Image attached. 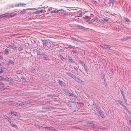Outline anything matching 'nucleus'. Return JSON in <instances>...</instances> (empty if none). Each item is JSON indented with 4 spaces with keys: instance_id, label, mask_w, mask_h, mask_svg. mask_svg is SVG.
<instances>
[{
    "instance_id": "nucleus-18",
    "label": "nucleus",
    "mask_w": 131,
    "mask_h": 131,
    "mask_svg": "<svg viewBox=\"0 0 131 131\" xmlns=\"http://www.w3.org/2000/svg\"><path fill=\"white\" fill-rule=\"evenodd\" d=\"M94 109L95 110H96L97 111H99V108L98 106L96 105L94 106Z\"/></svg>"
},
{
    "instance_id": "nucleus-10",
    "label": "nucleus",
    "mask_w": 131,
    "mask_h": 131,
    "mask_svg": "<svg viewBox=\"0 0 131 131\" xmlns=\"http://www.w3.org/2000/svg\"><path fill=\"white\" fill-rule=\"evenodd\" d=\"M26 4H25L23 3H19V4H16L15 5V6H23L24 5H25Z\"/></svg>"
},
{
    "instance_id": "nucleus-15",
    "label": "nucleus",
    "mask_w": 131,
    "mask_h": 131,
    "mask_svg": "<svg viewBox=\"0 0 131 131\" xmlns=\"http://www.w3.org/2000/svg\"><path fill=\"white\" fill-rule=\"evenodd\" d=\"M67 94L68 95H70L71 96H73L74 95L72 93H71L69 91H67Z\"/></svg>"
},
{
    "instance_id": "nucleus-25",
    "label": "nucleus",
    "mask_w": 131,
    "mask_h": 131,
    "mask_svg": "<svg viewBox=\"0 0 131 131\" xmlns=\"http://www.w3.org/2000/svg\"><path fill=\"white\" fill-rule=\"evenodd\" d=\"M42 108L43 109H50V107H43Z\"/></svg>"
},
{
    "instance_id": "nucleus-21",
    "label": "nucleus",
    "mask_w": 131,
    "mask_h": 131,
    "mask_svg": "<svg viewBox=\"0 0 131 131\" xmlns=\"http://www.w3.org/2000/svg\"><path fill=\"white\" fill-rule=\"evenodd\" d=\"M92 20L93 21H95L96 22H97L98 21L97 19L96 18H95L94 19H92Z\"/></svg>"
},
{
    "instance_id": "nucleus-13",
    "label": "nucleus",
    "mask_w": 131,
    "mask_h": 131,
    "mask_svg": "<svg viewBox=\"0 0 131 131\" xmlns=\"http://www.w3.org/2000/svg\"><path fill=\"white\" fill-rule=\"evenodd\" d=\"M122 106L126 110V111L128 112L129 113L131 114V113L130 112H129V111H128V110L126 108V107L124 106V105H123V106Z\"/></svg>"
},
{
    "instance_id": "nucleus-32",
    "label": "nucleus",
    "mask_w": 131,
    "mask_h": 131,
    "mask_svg": "<svg viewBox=\"0 0 131 131\" xmlns=\"http://www.w3.org/2000/svg\"><path fill=\"white\" fill-rule=\"evenodd\" d=\"M5 78H3L1 76H0V80H3L4 81Z\"/></svg>"
},
{
    "instance_id": "nucleus-36",
    "label": "nucleus",
    "mask_w": 131,
    "mask_h": 131,
    "mask_svg": "<svg viewBox=\"0 0 131 131\" xmlns=\"http://www.w3.org/2000/svg\"><path fill=\"white\" fill-rule=\"evenodd\" d=\"M37 54H38L39 55H41V53L40 52V51H38L37 52Z\"/></svg>"
},
{
    "instance_id": "nucleus-33",
    "label": "nucleus",
    "mask_w": 131,
    "mask_h": 131,
    "mask_svg": "<svg viewBox=\"0 0 131 131\" xmlns=\"http://www.w3.org/2000/svg\"><path fill=\"white\" fill-rule=\"evenodd\" d=\"M126 40H128L129 39H131V37L128 36V37H126Z\"/></svg>"
},
{
    "instance_id": "nucleus-43",
    "label": "nucleus",
    "mask_w": 131,
    "mask_h": 131,
    "mask_svg": "<svg viewBox=\"0 0 131 131\" xmlns=\"http://www.w3.org/2000/svg\"><path fill=\"white\" fill-rule=\"evenodd\" d=\"M11 35H12V36H13L16 35H18V34H12Z\"/></svg>"
},
{
    "instance_id": "nucleus-51",
    "label": "nucleus",
    "mask_w": 131,
    "mask_h": 131,
    "mask_svg": "<svg viewBox=\"0 0 131 131\" xmlns=\"http://www.w3.org/2000/svg\"><path fill=\"white\" fill-rule=\"evenodd\" d=\"M121 91V93L122 95H123V92L122 91Z\"/></svg>"
},
{
    "instance_id": "nucleus-55",
    "label": "nucleus",
    "mask_w": 131,
    "mask_h": 131,
    "mask_svg": "<svg viewBox=\"0 0 131 131\" xmlns=\"http://www.w3.org/2000/svg\"><path fill=\"white\" fill-rule=\"evenodd\" d=\"M81 63H83L82 62H81Z\"/></svg>"
},
{
    "instance_id": "nucleus-19",
    "label": "nucleus",
    "mask_w": 131,
    "mask_h": 131,
    "mask_svg": "<svg viewBox=\"0 0 131 131\" xmlns=\"http://www.w3.org/2000/svg\"><path fill=\"white\" fill-rule=\"evenodd\" d=\"M10 114L12 115V116H16V113L15 112L13 111L11 112Z\"/></svg>"
},
{
    "instance_id": "nucleus-52",
    "label": "nucleus",
    "mask_w": 131,
    "mask_h": 131,
    "mask_svg": "<svg viewBox=\"0 0 131 131\" xmlns=\"http://www.w3.org/2000/svg\"><path fill=\"white\" fill-rule=\"evenodd\" d=\"M79 15L80 16H81L82 15V13H80L79 14Z\"/></svg>"
},
{
    "instance_id": "nucleus-47",
    "label": "nucleus",
    "mask_w": 131,
    "mask_h": 131,
    "mask_svg": "<svg viewBox=\"0 0 131 131\" xmlns=\"http://www.w3.org/2000/svg\"><path fill=\"white\" fill-rule=\"evenodd\" d=\"M5 118L6 119H8V120H9V119L6 116H5Z\"/></svg>"
},
{
    "instance_id": "nucleus-29",
    "label": "nucleus",
    "mask_w": 131,
    "mask_h": 131,
    "mask_svg": "<svg viewBox=\"0 0 131 131\" xmlns=\"http://www.w3.org/2000/svg\"><path fill=\"white\" fill-rule=\"evenodd\" d=\"M23 49L21 47H19L18 48V50L19 51H21Z\"/></svg>"
},
{
    "instance_id": "nucleus-30",
    "label": "nucleus",
    "mask_w": 131,
    "mask_h": 131,
    "mask_svg": "<svg viewBox=\"0 0 131 131\" xmlns=\"http://www.w3.org/2000/svg\"><path fill=\"white\" fill-rule=\"evenodd\" d=\"M114 0H110V3H112V4H113L114 3Z\"/></svg>"
},
{
    "instance_id": "nucleus-35",
    "label": "nucleus",
    "mask_w": 131,
    "mask_h": 131,
    "mask_svg": "<svg viewBox=\"0 0 131 131\" xmlns=\"http://www.w3.org/2000/svg\"><path fill=\"white\" fill-rule=\"evenodd\" d=\"M42 55L44 58H46L47 57V56L44 53Z\"/></svg>"
},
{
    "instance_id": "nucleus-31",
    "label": "nucleus",
    "mask_w": 131,
    "mask_h": 131,
    "mask_svg": "<svg viewBox=\"0 0 131 131\" xmlns=\"http://www.w3.org/2000/svg\"><path fill=\"white\" fill-rule=\"evenodd\" d=\"M4 14H3L1 15H0V18H2L5 17V16H4Z\"/></svg>"
},
{
    "instance_id": "nucleus-2",
    "label": "nucleus",
    "mask_w": 131,
    "mask_h": 131,
    "mask_svg": "<svg viewBox=\"0 0 131 131\" xmlns=\"http://www.w3.org/2000/svg\"><path fill=\"white\" fill-rule=\"evenodd\" d=\"M30 103V102L29 101H26L25 102H23L21 103H17L16 104V106H21L24 105H26L27 104Z\"/></svg>"
},
{
    "instance_id": "nucleus-41",
    "label": "nucleus",
    "mask_w": 131,
    "mask_h": 131,
    "mask_svg": "<svg viewBox=\"0 0 131 131\" xmlns=\"http://www.w3.org/2000/svg\"><path fill=\"white\" fill-rule=\"evenodd\" d=\"M123 98L124 99V102H125L126 103V104H127L126 103V102H127V101L126 100H125V98H124V97H123Z\"/></svg>"
},
{
    "instance_id": "nucleus-44",
    "label": "nucleus",
    "mask_w": 131,
    "mask_h": 131,
    "mask_svg": "<svg viewBox=\"0 0 131 131\" xmlns=\"http://www.w3.org/2000/svg\"><path fill=\"white\" fill-rule=\"evenodd\" d=\"M3 72V71L2 69H0V73H2Z\"/></svg>"
},
{
    "instance_id": "nucleus-50",
    "label": "nucleus",
    "mask_w": 131,
    "mask_h": 131,
    "mask_svg": "<svg viewBox=\"0 0 131 131\" xmlns=\"http://www.w3.org/2000/svg\"><path fill=\"white\" fill-rule=\"evenodd\" d=\"M0 84H2L3 85H4V84L3 83L1 82H0Z\"/></svg>"
},
{
    "instance_id": "nucleus-5",
    "label": "nucleus",
    "mask_w": 131,
    "mask_h": 131,
    "mask_svg": "<svg viewBox=\"0 0 131 131\" xmlns=\"http://www.w3.org/2000/svg\"><path fill=\"white\" fill-rule=\"evenodd\" d=\"M4 81L12 83L13 82V79L10 77H7L5 79Z\"/></svg>"
},
{
    "instance_id": "nucleus-37",
    "label": "nucleus",
    "mask_w": 131,
    "mask_h": 131,
    "mask_svg": "<svg viewBox=\"0 0 131 131\" xmlns=\"http://www.w3.org/2000/svg\"><path fill=\"white\" fill-rule=\"evenodd\" d=\"M125 21L127 22H129V20L127 18H125Z\"/></svg>"
},
{
    "instance_id": "nucleus-4",
    "label": "nucleus",
    "mask_w": 131,
    "mask_h": 131,
    "mask_svg": "<svg viewBox=\"0 0 131 131\" xmlns=\"http://www.w3.org/2000/svg\"><path fill=\"white\" fill-rule=\"evenodd\" d=\"M100 46L102 48L106 49H110L111 47V46L109 45H105L103 44H101L100 45Z\"/></svg>"
},
{
    "instance_id": "nucleus-24",
    "label": "nucleus",
    "mask_w": 131,
    "mask_h": 131,
    "mask_svg": "<svg viewBox=\"0 0 131 131\" xmlns=\"http://www.w3.org/2000/svg\"><path fill=\"white\" fill-rule=\"evenodd\" d=\"M8 61L9 63L11 64H13L14 63L13 62L10 60H9Z\"/></svg>"
},
{
    "instance_id": "nucleus-12",
    "label": "nucleus",
    "mask_w": 131,
    "mask_h": 131,
    "mask_svg": "<svg viewBox=\"0 0 131 131\" xmlns=\"http://www.w3.org/2000/svg\"><path fill=\"white\" fill-rule=\"evenodd\" d=\"M99 114H100V115L102 118H103L104 117V113L103 112H101L100 111H99Z\"/></svg>"
},
{
    "instance_id": "nucleus-45",
    "label": "nucleus",
    "mask_w": 131,
    "mask_h": 131,
    "mask_svg": "<svg viewBox=\"0 0 131 131\" xmlns=\"http://www.w3.org/2000/svg\"><path fill=\"white\" fill-rule=\"evenodd\" d=\"M4 89V88H3V87H2H2L0 86V89L3 90Z\"/></svg>"
},
{
    "instance_id": "nucleus-27",
    "label": "nucleus",
    "mask_w": 131,
    "mask_h": 131,
    "mask_svg": "<svg viewBox=\"0 0 131 131\" xmlns=\"http://www.w3.org/2000/svg\"><path fill=\"white\" fill-rule=\"evenodd\" d=\"M118 102L122 106H123V104L122 102L121 101L119 100L118 101Z\"/></svg>"
},
{
    "instance_id": "nucleus-14",
    "label": "nucleus",
    "mask_w": 131,
    "mask_h": 131,
    "mask_svg": "<svg viewBox=\"0 0 131 131\" xmlns=\"http://www.w3.org/2000/svg\"><path fill=\"white\" fill-rule=\"evenodd\" d=\"M58 82L59 84L62 86H64L63 83L62 81L59 80Z\"/></svg>"
},
{
    "instance_id": "nucleus-38",
    "label": "nucleus",
    "mask_w": 131,
    "mask_h": 131,
    "mask_svg": "<svg viewBox=\"0 0 131 131\" xmlns=\"http://www.w3.org/2000/svg\"><path fill=\"white\" fill-rule=\"evenodd\" d=\"M74 68L76 70V71H77L78 70V68H77L76 67H74Z\"/></svg>"
},
{
    "instance_id": "nucleus-48",
    "label": "nucleus",
    "mask_w": 131,
    "mask_h": 131,
    "mask_svg": "<svg viewBox=\"0 0 131 131\" xmlns=\"http://www.w3.org/2000/svg\"><path fill=\"white\" fill-rule=\"evenodd\" d=\"M0 58L1 59H3V57L2 56H0Z\"/></svg>"
},
{
    "instance_id": "nucleus-8",
    "label": "nucleus",
    "mask_w": 131,
    "mask_h": 131,
    "mask_svg": "<svg viewBox=\"0 0 131 131\" xmlns=\"http://www.w3.org/2000/svg\"><path fill=\"white\" fill-rule=\"evenodd\" d=\"M8 47L12 48L13 49H14L15 50L16 49V47L15 45H13V46H12L11 45H8Z\"/></svg>"
},
{
    "instance_id": "nucleus-23",
    "label": "nucleus",
    "mask_w": 131,
    "mask_h": 131,
    "mask_svg": "<svg viewBox=\"0 0 131 131\" xmlns=\"http://www.w3.org/2000/svg\"><path fill=\"white\" fill-rule=\"evenodd\" d=\"M26 12V10H23V11L21 12H20V14H25V13Z\"/></svg>"
},
{
    "instance_id": "nucleus-49",
    "label": "nucleus",
    "mask_w": 131,
    "mask_h": 131,
    "mask_svg": "<svg viewBox=\"0 0 131 131\" xmlns=\"http://www.w3.org/2000/svg\"><path fill=\"white\" fill-rule=\"evenodd\" d=\"M82 28H84V27L81 26H80V28L81 29H83Z\"/></svg>"
},
{
    "instance_id": "nucleus-20",
    "label": "nucleus",
    "mask_w": 131,
    "mask_h": 131,
    "mask_svg": "<svg viewBox=\"0 0 131 131\" xmlns=\"http://www.w3.org/2000/svg\"><path fill=\"white\" fill-rule=\"evenodd\" d=\"M108 19H104L103 18H102V19H101V21H102L103 22H106L108 21Z\"/></svg>"
},
{
    "instance_id": "nucleus-9",
    "label": "nucleus",
    "mask_w": 131,
    "mask_h": 131,
    "mask_svg": "<svg viewBox=\"0 0 131 131\" xmlns=\"http://www.w3.org/2000/svg\"><path fill=\"white\" fill-rule=\"evenodd\" d=\"M4 14V16H5V17H13V16H15V15H16V14H13L10 15H7L6 14Z\"/></svg>"
},
{
    "instance_id": "nucleus-26",
    "label": "nucleus",
    "mask_w": 131,
    "mask_h": 131,
    "mask_svg": "<svg viewBox=\"0 0 131 131\" xmlns=\"http://www.w3.org/2000/svg\"><path fill=\"white\" fill-rule=\"evenodd\" d=\"M82 66H83V67L85 70L86 71L87 70V68L86 66H85V64H82Z\"/></svg>"
},
{
    "instance_id": "nucleus-17",
    "label": "nucleus",
    "mask_w": 131,
    "mask_h": 131,
    "mask_svg": "<svg viewBox=\"0 0 131 131\" xmlns=\"http://www.w3.org/2000/svg\"><path fill=\"white\" fill-rule=\"evenodd\" d=\"M58 10H57V9H55L54 10H53L52 11H51V13H58Z\"/></svg>"
},
{
    "instance_id": "nucleus-1",
    "label": "nucleus",
    "mask_w": 131,
    "mask_h": 131,
    "mask_svg": "<svg viewBox=\"0 0 131 131\" xmlns=\"http://www.w3.org/2000/svg\"><path fill=\"white\" fill-rule=\"evenodd\" d=\"M42 43L45 46H46L47 47H50L51 46L49 40H42Z\"/></svg>"
},
{
    "instance_id": "nucleus-16",
    "label": "nucleus",
    "mask_w": 131,
    "mask_h": 131,
    "mask_svg": "<svg viewBox=\"0 0 131 131\" xmlns=\"http://www.w3.org/2000/svg\"><path fill=\"white\" fill-rule=\"evenodd\" d=\"M9 50L8 49H6L5 50V54H8L9 53Z\"/></svg>"
},
{
    "instance_id": "nucleus-53",
    "label": "nucleus",
    "mask_w": 131,
    "mask_h": 131,
    "mask_svg": "<svg viewBox=\"0 0 131 131\" xmlns=\"http://www.w3.org/2000/svg\"><path fill=\"white\" fill-rule=\"evenodd\" d=\"M129 122H130V125H131V122L130 121H129Z\"/></svg>"
},
{
    "instance_id": "nucleus-46",
    "label": "nucleus",
    "mask_w": 131,
    "mask_h": 131,
    "mask_svg": "<svg viewBox=\"0 0 131 131\" xmlns=\"http://www.w3.org/2000/svg\"><path fill=\"white\" fill-rule=\"evenodd\" d=\"M58 10V12H59V11H64V10L62 9H59V10Z\"/></svg>"
},
{
    "instance_id": "nucleus-22",
    "label": "nucleus",
    "mask_w": 131,
    "mask_h": 131,
    "mask_svg": "<svg viewBox=\"0 0 131 131\" xmlns=\"http://www.w3.org/2000/svg\"><path fill=\"white\" fill-rule=\"evenodd\" d=\"M21 73L22 71L20 70L17 71L16 72V73L18 74H21Z\"/></svg>"
},
{
    "instance_id": "nucleus-40",
    "label": "nucleus",
    "mask_w": 131,
    "mask_h": 131,
    "mask_svg": "<svg viewBox=\"0 0 131 131\" xmlns=\"http://www.w3.org/2000/svg\"><path fill=\"white\" fill-rule=\"evenodd\" d=\"M44 60L45 61H46L48 60V58H45Z\"/></svg>"
},
{
    "instance_id": "nucleus-7",
    "label": "nucleus",
    "mask_w": 131,
    "mask_h": 131,
    "mask_svg": "<svg viewBox=\"0 0 131 131\" xmlns=\"http://www.w3.org/2000/svg\"><path fill=\"white\" fill-rule=\"evenodd\" d=\"M66 74L70 77L74 79L75 77H76V76L75 75L70 73L67 72L66 73Z\"/></svg>"
},
{
    "instance_id": "nucleus-34",
    "label": "nucleus",
    "mask_w": 131,
    "mask_h": 131,
    "mask_svg": "<svg viewBox=\"0 0 131 131\" xmlns=\"http://www.w3.org/2000/svg\"><path fill=\"white\" fill-rule=\"evenodd\" d=\"M21 79L23 81H25V79L24 77H21Z\"/></svg>"
},
{
    "instance_id": "nucleus-39",
    "label": "nucleus",
    "mask_w": 131,
    "mask_h": 131,
    "mask_svg": "<svg viewBox=\"0 0 131 131\" xmlns=\"http://www.w3.org/2000/svg\"><path fill=\"white\" fill-rule=\"evenodd\" d=\"M67 8H68V9H67V10H70V9L72 8V7H66Z\"/></svg>"
},
{
    "instance_id": "nucleus-11",
    "label": "nucleus",
    "mask_w": 131,
    "mask_h": 131,
    "mask_svg": "<svg viewBox=\"0 0 131 131\" xmlns=\"http://www.w3.org/2000/svg\"><path fill=\"white\" fill-rule=\"evenodd\" d=\"M43 10H40L36 11L34 12V13H35L37 14H38L41 12H42Z\"/></svg>"
},
{
    "instance_id": "nucleus-42",
    "label": "nucleus",
    "mask_w": 131,
    "mask_h": 131,
    "mask_svg": "<svg viewBox=\"0 0 131 131\" xmlns=\"http://www.w3.org/2000/svg\"><path fill=\"white\" fill-rule=\"evenodd\" d=\"M60 58L61 59H64L63 57L62 56L60 55Z\"/></svg>"
},
{
    "instance_id": "nucleus-54",
    "label": "nucleus",
    "mask_w": 131,
    "mask_h": 131,
    "mask_svg": "<svg viewBox=\"0 0 131 131\" xmlns=\"http://www.w3.org/2000/svg\"><path fill=\"white\" fill-rule=\"evenodd\" d=\"M62 49H60V51H61V50H62Z\"/></svg>"
},
{
    "instance_id": "nucleus-28",
    "label": "nucleus",
    "mask_w": 131,
    "mask_h": 131,
    "mask_svg": "<svg viewBox=\"0 0 131 131\" xmlns=\"http://www.w3.org/2000/svg\"><path fill=\"white\" fill-rule=\"evenodd\" d=\"M68 59L70 60L71 62H72L73 61L72 60V58L70 57H68Z\"/></svg>"
},
{
    "instance_id": "nucleus-6",
    "label": "nucleus",
    "mask_w": 131,
    "mask_h": 131,
    "mask_svg": "<svg viewBox=\"0 0 131 131\" xmlns=\"http://www.w3.org/2000/svg\"><path fill=\"white\" fill-rule=\"evenodd\" d=\"M8 121L9 122L10 124L12 126V127H14L16 129H18V127L15 124H14L13 123H11L10 119H9V120H8Z\"/></svg>"
},
{
    "instance_id": "nucleus-3",
    "label": "nucleus",
    "mask_w": 131,
    "mask_h": 131,
    "mask_svg": "<svg viewBox=\"0 0 131 131\" xmlns=\"http://www.w3.org/2000/svg\"><path fill=\"white\" fill-rule=\"evenodd\" d=\"M78 83H80L81 85H83L84 84V82L81 80L79 78L76 76L74 79Z\"/></svg>"
}]
</instances>
